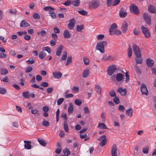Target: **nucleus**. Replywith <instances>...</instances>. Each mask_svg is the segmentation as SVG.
I'll list each match as a JSON object with an SVG mask.
<instances>
[{
    "mask_svg": "<svg viewBox=\"0 0 156 156\" xmlns=\"http://www.w3.org/2000/svg\"><path fill=\"white\" fill-rule=\"evenodd\" d=\"M56 40L55 39L51 40L50 41V43L51 45L52 46H54L56 44Z\"/></svg>",
    "mask_w": 156,
    "mask_h": 156,
    "instance_id": "obj_55",
    "label": "nucleus"
},
{
    "mask_svg": "<svg viewBox=\"0 0 156 156\" xmlns=\"http://www.w3.org/2000/svg\"><path fill=\"white\" fill-rule=\"evenodd\" d=\"M63 48V47L62 45L59 46L57 48L56 55L59 56L62 53V50Z\"/></svg>",
    "mask_w": 156,
    "mask_h": 156,
    "instance_id": "obj_17",
    "label": "nucleus"
},
{
    "mask_svg": "<svg viewBox=\"0 0 156 156\" xmlns=\"http://www.w3.org/2000/svg\"><path fill=\"white\" fill-rule=\"evenodd\" d=\"M82 103L81 100L80 99H76L75 101V104L78 106H80L81 104Z\"/></svg>",
    "mask_w": 156,
    "mask_h": 156,
    "instance_id": "obj_49",
    "label": "nucleus"
},
{
    "mask_svg": "<svg viewBox=\"0 0 156 156\" xmlns=\"http://www.w3.org/2000/svg\"><path fill=\"white\" fill-rule=\"evenodd\" d=\"M117 69L116 67L114 65H112L109 66L107 70L108 74L109 75H111Z\"/></svg>",
    "mask_w": 156,
    "mask_h": 156,
    "instance_id": "obj_5",
    "label": "nucleus"
},
{
    "mask_svg": "<svg viewBox=\"0 0 156 156\" xmlns=\"http://www.w3.org/2000/svg\"><path fill=\"white\" fill-rule=\"evenodd\" d=\"M141 90L143 94L147 95L148 94V91L146 85L143 83L141 86Z\"/></svg>",
    "mask_w": 156,
    "mask_h": 156,
    "instance_id": "obj_10",
    "label": "nucleus"
},
{
    "mask_svg": "<svg viewBox=\"0 0 156 156\" xmlns=\"http://www.w3.org/2000/svg\"><path fill=\"white\" fill-rule=\"evenodd\" d=\"M119 15L122 18H124L126 16L127 12L124 8L122 7L121 8L119 11Z\"/></svg>",
    "mask_w": 156,
    "mask_h": 156,
    "instance_id": "obj_12",
    "label": "nucleus"
},
{
    "mask_svg": "<svg viewBox=\"0 0 156 156\" xmlns=\"http://www.w3.org/2000/svg\"><path fill=\"white\" fill-rule=\"evenodd\" d=\"M44 112H48L49 110V108L47 106H45L43 108Z\"/></svg>",
    "mask_w": 156,
    "mask_h": 156,
    "instance_id": "obj_63",
    "label": "nucleus"
},
{
    "mask_svg": "<svg viewBox=\"0 0 156 156\" xmlns=\"http://www.w3.org/2000/svg\"><path fill=\"white\" fill-rule=\"evenodd\" d=\"M63 35L65 38H69L71 37V34L68 30H65L64 31Z\"/></svg>",
    "mask_w": 156,
    "mask_h": 156,
    "instance_id": "obj_22",
    "label": "nucleus"
},
{
    "mask_svg": "<svg viewBox=\"0 0 156 156\" xmlns=\"http://www.w3.org/2000/svg\"><path fill=\"white\" fill-rule=\"evenodd\" d=\"M123 76L121 73H118L116 77V79L117 81L120 82L122 81L123 79Z\"/></svg>",
    "mask_w": 156,
    "mask_h": 156,
    "instance_id": "obj_25",
    "label": "nucleus"
},
{
    "mask_svg": "<svg viewBox=\"0 0 156 156\" xmlns=\"http://www.w3.org/2000/svg\"><path fill=\"white\" fill-rule=\"evenodd\" d=\"M37 141L41 146L44 147L46 145V143L44 139L41 138H38L37 139Z\"/></svg>",
    "mask_w": 156,
    "mask_h": 156,
    "instance_id": "obj_26",
    "label": "nucleus"
},
{
    "mask_svg": "<svg viewBox=\"0 0 156 156\" xmlns=\"http://www.w3.org/2000/svg\"><path fill=\"white\" fill-rule=\"evenodd\" d=\"M148 10L149 12L151 13H155V8L153 6L151 5H150L148 6Z\"/></svg>",
    "mask_w": 156,
    "mask_h": 156,
    "instance_id": "obj_21",
    "label": "nucleus"
},
{
    "mask_svg": "<svg viewBox=\"0 0 156 156\" xmlns=\"http://www.w3.org/2000/svg\"><path fill=\"white\" fill-rule=\"evenodd\" d=\"M107 142V139H104L101 140V141L99 145L101 146H103L105 145Z\"/></svg>",
    "mask_w": 156,
    "mask_h": 156,
    "instance_id": "obj_47",
    "label": "nucleus"
},
{
    "mask_svg": "<svg viewBox=\"0 0 156 156\" xmlns=\"http://www.w3.org/2000/svg\"><path fill=\"white\" fill-rule=\"evenodd\" d=\"M61 117L62 118L64 119V122H67V117L66 114L64 112H63L61 115Z\"/></svg>",
    "mask_w": 156,
    "mask_h": 156,
    "instance_id": "obj_38",
    "label": "nucleus"
},
{
    "mask_svg": "<svg viewBox=\"0 0 156 156\" xmlns=\"http://www.w3.org/2000/svg\"><path fill=\"white\" fill-rule=\"evenodd\" d=\"M37 34L40 35L42 36H45L47 34V33L46 31L44 29H42L40 31H38L37 33Z\"/></svg>",
    "mask_w": 156,
    "mask_h": 156,
    "instance_id": "obj_27",
    "label": "nucleus"
},
{
    "mask_svg": "<svg viewBox=\"0 0 156 156\" xmlns=\"http://www.w3.org/2000/svg\"><path fill=\"white\" fill-rule=\"evenodd\" d=\"M141 29L142 33L146 37L149 38L151 36V33L149 30L147 28L144 27V26H141Z\"/></svg>",
    "mask_w": 156,
    "mask_h": 156,
    "instance_id": "obj_4",
    "label": "nucleus"
},
{
    "mask_svg": "<svg viewBox=\"0 0 156 156\" xmlns=\"http://www.w3.org/2000/svg\"><path fill=\"white\" fill-rule=\"evenodd\" d=\"M135 61L136 64H141L142 62V59L141 57V54L136 55Z\"/></svg>",
    "mask_w": 156,
    "mask_h": 156,
    "instance_id": "obj_18",
    "label": "nucleus"
},
{
    "mask_svg": "<svg viewBox=\"0 0 156 156\" xmlns=\"http://www.w3.org/2000/svg\"><path fill=\"white\" fill-rule=\"evenodd\" d=\"M95 89L96 90V91L100 94L101 91V87L98 85H97L95 86Z\"/></svg>",
    "mask_w": 156,
    "mask_h": 156,
    "instance_id": "obj_35",
    "label": "nucleus"
},
{
    "mask_svg": "<svg viewBox=\"0 0 156 156\" xmlns=\"http://www.w3.org/2000/svg\"><path fill=\"white\" fill-rule=\"evenodd\" d=\"M149 147L148 146H146L143 147L142 152L144 154H147L149 152Z\"/></svg>",
    "mask_w": 156,
    "mask_h": 156,
    "instance_id": "obj_31",
    "label": "nucleus"
},
{
    "mask_svg": "<svg viewBox=\"0 0 156 156\" xmlns=\"http://www.w3.org/2000/svg\"><path fill=\"white\" fill-rule=\"evenodd\" d=\"M83 28V25H78L76 27V31L78 32H81Z\"/></svg>",
    "mask_w": 156,
    "mask_h": 156,
    "instance_id": "obj_36",
    "label": "nucleus"
},
{
    "mask_svg": "<svg viewBox=\"0 0 156 156\" xmlns=\"http://www.w3.org/2000/svg\"><path fill=\"white\" fill-rule=\"evenodd\" d=\"M98 127L100 129H108L106 125L102 123H99L98 124Z\"/></svg>",
    "mask_w": 156,
    "mask_h": 156,
    "instance_id": "obj_33",
    "label": "nucleus"
},
{
    "mask_svg": "<svg viewBox=\"0 0 156 156\" xmlns=\"http://www.w3.org/2000/svg\"><path fill=\"white\" fill-rule=\"evenodd\" d=\"M135 68L136 72L137 73L140 74L141 73V71L139 67L136 65L135 66Z\"/></svg>",
    "mask_w": 156,
    "mask_h": 156,
    "instance_id": "obj_64",
    "label": "nucleus"
},
{
    "mask_svg": "<svg viewBox=\"0 0 156 156\" xmlns=\"http://www.w3.org/2000/svg\"><path fill=\"white\" fill-rule=\"evenodd\" d=\"M71 2L70 1L68 0L67 1H66L64 3H63V5H65V6H69L70 5H71Z\"/></svg>",
    "mask_w": 156,
    "mask_h": 156,
    "instance_id": "obj_60",
    "label": "nucleus"
},
{
    "mask_svg": "<svg viewBox=\"0 0 156 156\" xmlns=\"http://www.w3.org/2000/svg\"><path fill=\"white\" fill-rule=\"evenodd\" d=\"M117 92L120 93L122 96H126L127 94L126 90V89H123L122 87L118 89Z\"/></svg>",
    "mask_w": 156,
    "mask_h": 156,
    "instance_id": "obj_15",
    "label": "nucleus"
},
{
    "mask_svg": "<svg viewBox=\"0 0 156 156\" xmlns=\"http://www.w3.org/2000/svg\"><path fill=\"white\" fill-rule=\"evenodd\" d=\"M154 63V61L149 58H148L146 61V64L148 67H153Z\"/></svg>",
    "mask_w": 156,
    "mask_h": 156,
    "instance_id": "obj_19",
    "label": "nucleus"
},
{
    "mask_svg": "<svg viewBox=\"0 0 156 156\" xmlns=\"http://www.w3.org/2000/svg\"><path fill=\"white\" fill-rule=\"evenodd\" d=\"M119 110L121 112H123L125 110V107L123 105H120L118 107Z\"/></svg>",
    "mask_w": 156,
    "mask_h": 156,
    "instance_id": "obj_57",
    "label": "nucleus"
},
{
    "mask_svg": "<svg viewBox=\"0 0 156 156\" xmlns=\"http://www.w3.org/2000/svg\"><path fill=\"white\" fill-rule=\"evenodd\" d=\"M101 118L102 119V122H105L106 121V119L105 117V112H102L101 115Z\"/></svg>",
    "mask_w": 156,
    "mask_h": 156,
    "instance_id": "obj_52",
    "label": "nucleus"
},
{
    "mask_svg": "<svg viewBox=\"0 0 156 156\" xmlns=\"http://www.w3.org/2000/svg\"><path fill=\"white\" fill-rule=\"evenodd\" d=\"M80 1L79 0H74L72 3L73 5L75 6H78L79 5Z\"/></svg>",
    "mask_w": 156,
    "mask_h": 156,
    "instance_id": "obj_41",
    "label": "nucleus"
},
{
    "mask_svg": "<svg viewBox=\"0 0 156 156\" xmlns=\"http://www.w3.org/2000/svg\"><path fill=\"white\" fill-rule=\"evenodd\" d=\"M69 22L68 26V28L70 30H72L74 27L76 22L74 18H72L69 20Z\"/></svg>",
    "mask_w": 156,
    "mask_h": 156,
    "instance_id": "obj_8",
    "label": "nucleus"
},
{
    "mask_svg": "<svg viewBox=\"0 0 156 156\" xmlns=\"http://www.w3.org/2000/svg\"><path fill=\"white\" fill-rule=\"evenodd\" d=\"M99 2L97 0H94L89 2L88 8L90 9H95L99 5Z\"/></svg>",
    "mask_w": 156,
    "mask_h": 156,
    "instance_id": "obj_2",
    "label": "nucleus"
},
{
    "mask_svg": "<svg viewBox=\"0 0 156 156\" xmlns=\"http://www.w3.org/2000/svg\"><path fill=\"white\" fill-rule=\"evenodd\" d=\"M53 75L54 77L57 79L60 78L62 76V73L59 72H58L57 73L53 72Z\"/></svg>",
    "mask_w": 156,
    "mask_h": 156,
    "instance_id": "obj_20",
    "label": "nucleus"
},
{
    "mask_svg": "<svg viewBox=\"0 0 156 156\" xmlns=\"http://www.w3.org/2000/svg\"><path fill=\"white\" fill-rule=\"evenodd\" d=\"M128 29V25L127 23L125 22H124L121 26V30L123 33L126 32Z\"/></svg>",
    "mask_w": 156,
    "mask_h": 156,
    "instance_id": "obj_14",
    "label": "nucleus"
},
{
    "mask_svg": "<svg viewBox=\"0 0 156 156\" xmlns=\"http://www.w3.org/2000/svg\"><path fill=\"white\" fill-rule=\"evenodd\" d=\"M104 35L103 34H100L98 35L97 36V38L98 40H102L104 37Z\"/></svg>",
    "mask_w": 156,
    "mask_h": 156,
    "instance_id": "obj_50",
    "label": "nucleus"
},
{
    "mask_svg": "<svg viewBox=\"0 0 156 156\" xmlns=\"http://www.w3.org/2000/svg\"><path fill=\"white\" fill-rule=\"evenodd\" d=\"M72 62V57L71 56H69L67 58V62L66 63V65L68 66Z\"/></svg>",
    "mask_w": 156,
    "mask_h": 156,
    "instance_id": "obj_42",
    "label": "nucleus"
},
{
    "mask_svg": "<svg viewBox=\"0 0 156 156\" xmlns=\"http://www.w3.org/2000/svg\"><path fill=\"white\" fill-rule=\"evenodd\" d=\"M109 95L111 97H115L116 96V94L115 91L113 90H111V91L109 92Z\"/></svg>",
    "mask_w": 156,
    "mask_h": 156,
    "instance_id": "obj_48",
    "label": "nucleus"
},
{
    "mask_svg": "<svg viewBox=\"0 0 156 156\" xmlns=\"http://www.w3.org/2000/svg\"><path fill=\"white\" fill-rule=\"evenodd\" d=\"M89 74V70L88 69L84 70L83 72V78H86L88 76Z\"/></svg>",
    "mask_w": 156,
    "mask_h": 156,
    "instance_id": "obj_30",
    "label": "nucleus"
},
{
    "mask_svg": "<svg viewBox=\"0 0 156 156\" xmlns=\"http://www.w3.org/2000/svg\"><path fill=\"white\" fill-rule=\"evenodd\" d=\"M33 16L34 19H39L40 17L37 13H35L33 14Z\"/></svg>",
    "mask_w": 156,
    "mask_h": 156,
    "instance_id": "obj_56",
    "label": "nucleus"
},
{
    "mask_svg": "<svg viewBox=\"0 0 156 156\" xmlns=\"http://www.w3.org/2000/svg\"><path fill=\"white\" fill-rule=\"evenodd\" d=\"M43 121L42 122V125L44 126L47 127L49 125V122L45 120L44 119H43Z\"/></svg>",
    "mask_w": 156,
    "mask_h": 156,
    "instance_id": "obj_45",
    "label": "nucleus"
},
{
    "mask_svg": "<svg viewBox=\"0 0 156 156\" xmlns=\"http://www.w3.org/2000/svg\"><path fill=\"white\" fill-rule=\"evenodd\" d=\"M83 61L84 64L86 65H87L89 63V60L88 58H83Z\"/></svg>",
    "mask_w": 156,
    "mask_h": 156,
    "instance_id": "obj_59",
    "label": "nucleus"
},
{
    "mask_svg": "<svg viewBox=\"0 0 156 156\" xmlns=\"http://www.w3.org/2000/svg\"><path fill=\"white\" fill-rule=\"evenodd\" d=\"M33 70V68L31 66L27 67L26 68L25 72L26 73H29Z\"/></svg>",
    "mask_w": 156,
    "mask_h": 156,
    "instance_id": "obj_54",
    "label": "nucleus"
},
{
    "mask_svg": "<svg viewBox=\"0 0 156 156\" xmlns=\"http://www.w3.org/2000/svg\"><path fill=\"white\" fill-rule=\"evenodd\" d=\"M22 95L24 98H29L30 97L29 92L27 91L23 92Z\"/></svg>",
    "mask_w": 156,
    "mask_h": 156,
    "instance_id": "obj_39",
    "label": "nucleus"
},
{
    "mask_svg": "<svg viewBox=\"0 0 156 156\" xmlns=\"http://www.w3.org/2000/svg\"><path fill=\"white\" fill-rule=\"evenodd\" d=\"M143 18L146 23L150 25L151 24V17L148 13H144L143 14Z\"/></svg>",
    "mask_w": 156,
    "mask_h": 156,
    "instance_id": "obj_6",
    "label": "nucleus"
},
{
    "mask_svg": "<svg viewBox=\"0 0 156 156\" xmlns=\"http://www.w3.org/2000/svg\"><path fill=\"white\" fill-rule=\"evenodd\" d=\"M114 102L116 104H118L119 103V98L116 96L113 99Z\"/></svg>",
    "mask_w": 156,
    "mask_h": 156,
    "instance_id": "obj_58",
    "label": "nucleus"
},
{
    "mask_svg": "<svg viewBox=\"0 0 156 156\" xmlns=\"http://www.w3.org/2000/svg\"><path fill=\"white\" fill-rule=\"evenodd\" d=\"M117 26L115 23H113L109 29V33L111 35H113L114 34L115 30L117 29Z\"/></svg>",
    "mask_w": 156,
    "mask_h": 156,
    "instance_id": "obj_7",
    "label": "nucleus"
},
{
    "mask_svg": "<svg viewBox=\"0 0 156 156\" xmlns=\"http://www.w3.org/2000/svg\"><path fill=\"white\" fill-rule=\"evenodd\" d=\"M117 147L115 144H114L112 147L111 150V154L112 156H117Z\"/></svg>",
    "mask_w": 156,
    "mask_h": 156,
    "instance_id": "obj_9",
    "label": "nucleus"
},
{
    "mask_svg": "<svg viewBox=\"0 0 156 156\" xmlns=\"http://www.w3.org/2000/svg\"><path fill=\"white\" fill-rule=\"evenodd\" d=\"M44 10L45 11H48L52 19H55L56 18L55 13L54 11V9L51 6H47L43 8Z\"/></svg>",
    "mask_w": 156,
    "mask_h": 156,
    "instance_id": "obj_3",
    "label": "nucleus"
},
{
    "mask_svg": "<svg viewBox=\"0 0 156 156\" xmlns=\"http://www.w3.org/2000/svg\"><path fill=\"white\" fill-rule=\"evenodd\" d=\"M133 49L135 55L141 54V52L139 47L136 45L134 44L133 45Z\"/></svg>",
    "mask_w": 156,
    "mask_h": 156,
    "instance_id": "obj_11",
    "label": "nucleus"
},
{
    "mask_svg": "<svg viewBox=\"0 0 156 156\" xmlns=\"http://www.w3.org/2000/svg\"><path fill=\"white\" fill-rule=\"evenodd\" d=\"M133 111L131 108H129L126 111V113L127 116H129L130 117L132 116Z\"/></svg>",
    "mask_w": 156,
    "mask_h": 156,
    "instance_id": "obj_28",
    "label": "nucleus"
},
{
    "mask_svg": "<svg viewBox=\"0 0 156 156\" xmlns=\"http://www.w3.org/2000/svg\"><path fill=\"white\" fill-rule=\"evenodd\" d=\"M46 55V53L44 51H41L39 54V57L40 59H42L45 58Z\"/></svg>",
    "mask_w": 156,
    "mask_h": 156,
    "instance_id": "obj_34",
    "label": "nucleus"
},
{
    "mask_svg": "<svg viewBox=\"0 0 156 156\" xmlns=\"http://www.w3.org/2000/svg\"><path fill=\"white\" fill-rule=\"evenodd\" d=\"M120 2V0H114L112 6H115L118 4Z\"/></svg>",
    "mask_w": 156,
    "mask_h": 156,
    "instance_id": "obj_62",
    "label": "nucleus"
},
{
    "mask_svg": "<svg viewBox=\"0 0 156 156\" xmlns=\"http://www.w3.org/2000/svg\"><path fill=\"white\" fill-rule=\"evenodd\" d=\"M129 47L128 49V56L129 58L132 55V51L130 45L129 44Z\"/></svg>",
    "mask_w": 156,
    "mask_h": 156,
    "instance_id": "obj_40",
    "label": "nucleus"
},
{
    "mask_svg": "<svg viewBox=\"0 0 156 156\" xmlns=\"http://www.w3.org/2000/svg\"><path fill=\"white\" fill-rule=\"evenodd\" d=\"M107 44V42L106 41H99L96 44L95 48L101 53H103L105 52V47L106 46Z\"/></svg>",
    "mask_w": 156,
    "mask_h": 156,
    "instance_id": "obj_1",
    "label": "nucleus"
},
{
    "mask_svg": "<svg viewBox=\"0 0 156 156\" xmlns=\"http://www.w3.org/2000/svg\"><path fill=\"white\" fill-rule=\"evenodd\" d=\"M64 99L63 98H61L59 99L57 101V105H61L64 101Z\"/></svg>",
    "mask_w": 156,
    "mask_h": 156,
    "instance_id": "obj_51",
    "label": "nucleus"
},
{
    "mask_svg": "<svg viewBox=\"0 0 156 156\" xmlns=\"http://www.w3.org/2000/svg\"><path fill=\"white\" fill-rule=\"evenodd\" d=\"M67 53L66 51H65L64 52L63 55H62L61 58V60H66L67 58Z\"/></svg>",
    "mask_w": 156,
    "mask_h": 156,
    "instance_id": "obj_44",
    "label": "nucleus"
},
{
    "mask_svg": "<svg viewBox=\"0 0 156 156\" xmlns=\"http://www.w3.org/2000/svg\"><path fill=\"white\" fill-rule=\"evenodd\" d=\"M30 26V25L25 20H23L20 24L21 27H25Z\"/></svg>",
    "mask_w": 156,
    "mask_h": 156,
    "instance_id": "obj_23",
    "label": "nucleus"
},
{
    "mask_svg": "<svg viewBox=\"0 0 156 156\" xmlns=\"http://www.w3.org/2000/svg\"><path fill=\"white\" fill-rule=\"evenodd\" d=\"M9 12L10 14L12 15H16L17 13V12L15 9L13 10L10 9L9 11Z\"/></svg>",
    "mask_w": 156,
    "mask_h": 156,
    "instance_id": "obj_61",
    "label": "nucleus"
},
{
    "mask_svg": "<svg viewBox=\"0 0 156 156\" xmlns=\"http://www.w3.org/2000/svg\"><path fill=\"white\" fill-rule=\"evenodd\" d=\"M73 106L72 103H69V106L68 107V112L69 115L73 113Z\"/></svg>",
    "mask_w": 156,
    "mask_h": 156,
    "instance_id": "obj_24",
    "label": "nucleus"
},
{
    "mask_svg": "<svg viewBox=\"0 0 156 156\" xmlns=\"http://www.w3.org/2000/svg\"><path fill=\"white\" fill-rule=\"evenodd\" d=\"M78 12L83 16H86L87 14V11L84 10L78 11Z\"/></svg>",
    "mask_w": 156,
    "mask_h": 156,
    "instance_id": "obj_46",
    "label": "nucleus"
},
{
    "mask_svg": "<svg viewBox=\"0 0 156 156\" xmlns=\"http://www.w3.org/2000/svg\"><path fill=\"white\" fill-rule=\"evenodd\" d=\"M64 129L66 132H69V127H68L67 122H64L63 124Z\"/></svg>",
    "mask_w": 156,
    "mask_h": 156,
    "instance_id": "obj_37",
    "label": "nucleus"
},
{
    "mask_svg": "<svg viewBox=\"0 0 156 156\" xmlns=\"http://www.w3.org/2000/svg\"><path fill=\"white\" fill-rule=\"evenodd\" d=\"M1 74L4 75L7 74L8 73V71L5 68H0Z\"/></svg>",
    "mask_w": 156,
    "mask_h": 156,
    "instance_id": "obj_32",
    "label": "nucleus"
},
{
    "mask_svg": "<svg viewBox=\"0 0 156 156\" xmlns=\"http://www.w3.org/2000/svg\"><path fill=\"white\" fill-rule=\"evenodd\" d=\"M24 142L25 144L24 145L25 148L28 150L31 149V146L30 145L31 142L30 141L24 140Z\"/></svg>",
    "mask_w": 156,
    "mask_h": 156,
    "instance_id": "obj_16",
    "label": "nucleus"
},
{
    "mask_svg": "<svg viewBox=\"0 0 156 156\" xmlns=\"http://www.w3.org/2000/svg\"><path fill=\"white\" fill-rule=\"evenodd\" d=\"M130 9L131 11L133 12V13L137 15L139 13V11L137 7L135 6L134 5H132L130 7Z\"/></svg>",
    "mask_w": 156,
    "mask_h": 156,
    "instance_id": "obj_13",
    "label": "nucleus"
},
{
    "mask_svg": "<svg viewBox=\"0 0 156 156\" xmlns=\"http://www.w3.org/2000/svg\"><path fill=\"white\" fill-rule=\"evenodd\" d=\"M63 152L65 156H68L70 154L69 149L67 147L65 148L63 150Z\"/></svg>",
    "mask_w": 156,
    "mask_h": 156,
    "instance_id": "obj_29",
    "label": "nucleus"
},
{
    "mask_svg": "<svg viewBox=\"0 0 156 156\" xmlns=\"http://www.w3.org/2000/svg\"><path fill=\"white\" fill-rule=\"evenodd\" d=\"M26 62L29 64H33L35 62L34 61L32 58H30L28 60L26 61Z\"/></svg>",
    "mask_w": 156,
    "mask_h": 156,
    "instance_id": "obj_53",
    "label": "nucleus"
},
{
    "mask_svg": "<svg viewBox=\"0 0 156 156\" xmlns=\"http://www.w3.org/2000/svg\"><path fill=\"white\" fill-rule=\"evenodd\" d=\"M7 92L6 90L4 88L0 87V94H5Z\"/></svg>",
    "mask_w": 156,
    "mask_h": 156,
    "instance_id": "obj_43",
    "label": "nucleus"
}]
</instances>
